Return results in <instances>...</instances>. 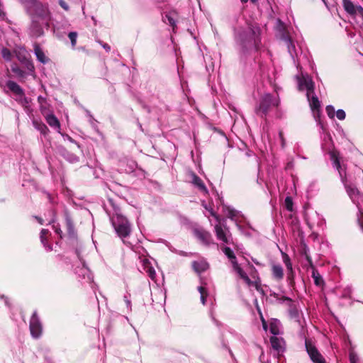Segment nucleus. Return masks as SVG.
Returning <instances> with one entry per match:
<instances>
[{
  "label": "nucleus",
  "instance_id": "f257e3e1",
  "mask_svg": "<svg viewBox=\"0 0 363 363\" xmlns=\"http://www.w3.org/2000/svg\"><path fill=\"white\" fill-rule=\"evenodd\" d=\"M30 18V32L35 37L44 34V28L48 29L52 19L48 5L37 0H19Z\"/></svg>",
  "mask_w": 363,
  "mask_h": 363
},
{
  "label": "nucleus",
  "instance_id": "f03ea898",
  "mask_svg": "<svg viewBox=\"0 0 363 363\" xmlns=\"http://www.w3.org/2000/svg\"><path fill=\"white\" fill-rule=\"evenodd\" d=\"M236 40L244 54L248 53L253 49L258 52L261 47L260 29L250 25L247 30L238 32Z\"/></svg>",
  "mask_w": 363,
  "mask_h": 363
},
{
  "label": "nucleus",
  "instance_id": "7ed1b4c3",
  "mask_svg": "<svg viewBox=\"0 0 363 363\" xmlns=\"http://www.w3.org/2000/svg\"><path fill=\"white\" fill-rule=\"evenodd\" d=\"M280 104L279 96H274L271 94L263 95L259 104L255 107V113L257 116L267 120V116L273 108H278Z\"/></svg>",
  "mask_w": 363,
  "mask_h": 363
},
{
  "label": "nucleus",
  "instance_id": "20e7f679",
  "mask_svg": "<svg viewBox=\"0 0 363 363\" xmlns=\"http://www.w3.org/2000/svg\"><path fill=\"white\" fill-rule=\"evenodd\" d=\"M113 225L120 238L129 236L131 228L128 219L120 214H116L111 219Z\"/></svg>",
  "mask_w": 363,
  "mask_h": 363
},
{
  "label": "nucleus",
  "instance_id": "39448f33",
  "mask_svg": "<svg viewBox=\"0 0 363 363\" xmlns=\"http://www.w3.org/2000/svg\"><path fill=\"white\" fill-rule=\"evenodd\" d=\"M306 350L313 363H327L325 357L309 339L305 340Z\"/></svg>",
  "mask_w": 363,
  "mask_h": 363
},
{
  "label": "nucleus",
  "instance_id": "423d86ee",
  "mask_svg": "<svg viewBox=\"0 0 363 363\" xmlns=\"http://www.w3.org/2000/svg\"><path fill=\"white\" fill-rule=\"evenodd\" d=\"M30 331L33 337L38 338L42 334V325L39 320L37 313L34 312L30 320Z\"/></svg>",
  "mask_w": 363,
  "mask_h": 363
},
{
  "label": "nucleus",
  "instance_id": "0eeeda50",
  "mask_svg": "<svg viewBox=\"0 0 363 363\" xmlns=\"http://www.w3.org/2000/svg\"><path fill=\"white\" fill-rule=\"evenodd\" d=\"M194 233L202 243L209 245L211 242L212 237L209 232L202 228H196L194 229Z\"/></svg>",
  "mask_w": 363,
  "mask_h": 363
},
{
  "label": "nucleus",
  "instance_id": "6e6552de",
  "mask_svg": "<svg viewBox=\"0 0 363 363\" xmlns=\"http://www.w3.org/2000/svg\"><path fill=\"white\" fill-rule=\"evenodd\" d=\"M298 88L299 90H307V96L310 98L311 94L314 93V84L311 80H307L304 78L298 79Z\"/></svg>",
  "mask_w": 363,
  "mask_h": 363
},
{
  "label": "nucleus",
  "instance_id": "1a4fd4ad",
  "mask_svg": "<svg viewBox=\"0 0 363 363\" xmlns=\"http://www.w3.org/2000/svg\"><path fill=\"white\" fill-rule=\"evenodd\" d=\"M272 347L274 350L278 354L284 352V347L283 344L284 341L283 338H279L276 336H272L269 339Z\"/></svg>",
  "mask_w": 363,
  "mask_h": 363
},
{
  "label": "nucleus",
  "instance_id": "9d476101",
  "mask_svg": "<svg viewBox=\"0 0 363 363\" xmlns=\"http://www.w3.org/2000/svg\"><path fill=\"white\" fill-rule=\"evenodd\" d=\"M191 183L195 186H196L199 190L204 194H208V189L204 184V182H203V180L198 176L196 175L194 172H192L191 174Z\"/></svg>",
  "mask_w": 363,
  "mask_h": 363
},
{
  "label": "nucleus",
  "instance_id": "9b49d317",
  "mask_svg": "<svg viewBox=\"0 0 363 363\" xmlns=\"http://www.w3.org/2000/svg\"><path fill=\"white\" fill-rule=\"evenodd\" d=\"M330 157L333 162V167L338 170L340 176H342V169L340 161V152L336 150H333L330 152Z\"/></svg>",
  "mask_w": 363,
  "mask_h": 363
},
{
  "label": "nucleus",
  "instance_id": "f8f14e48",
  "mask_svg": "<svg viewBox=\"0 0 363 363\" xmlns=\"http://www.w3.org/2000/svg\"><path fill=\"white\" fill-rule=\"evenodd\" d=\"M6 86L15 95L19 96H24L23 89L16 82L9 80L6 82Z\"/></svg>",
  "mask_w": 363,
  "mask_h": 363
},
{
  "label": "nucleus",
  "instance_id": "ddd939ff",
  "mask_svg": "<svg viewBox=\"0 0 363 363\" xmlns=\"http://www.w3.org/2000/svg\"><path fill=\"white\" fill-rule=\"evenodd\" d=\"M342 6L345 11L350 16L357 14L358 6L354 5L351 0H342Z\"/></svg>",
  "mask_w": 363,
  "mask_h": 363
},
{
  "label": "nucleus",
  "instance_id": "4468645a",
  "mask_svg": "<svg viewBox=\"0 0 363 363\" xmlns=\"http://www.w3.org/2000/svg\"><path fill=\"white\" fill-rule=\"evenodd\" d=\"M34 52L38 61H40L43 64H46L48 62L49 59L45 56L44 52L40 48L39 44H34Z\"/></svg>",
  "mask_w": 363,
  "mask_h": 363
},
{
  "label": "nucleus",
  "instance_id": "2eb2a0df",
  "mask_svg": "<svg viewBox=\"0 0 363 363\" xmlns=\"http://www.w3.org/2000/svg\"><path fill=\"white\" fill-rule=\"evenodd\" d=\"M191 266H192L193 269L196 273H199V274L206 271L208 268V264L204 261H201V262L194 261L191 263Z\"/></svg>",
  "mask_w": 363,
  "mask_h": 363
},
{
  "label": "nucleus",
  "instance_id": "dca6fc26",
  "mask_svg": "<svg viewBox=\"0 0 363 363\" xmlns=\"http://www.w3.org/2000/svg\"><path fill=\"white\" fill-rule=\"evenodd\" d=\"M272 272L273 277L277 281H280L284 278V269L280 264H273Z\"/></svg>",
  "mask_w": 363,
  "mask_h": 363
},
{
  "label": "nucleus",
  "instance_id": "f3484780",
  "mask_svg": "<svg viewBox=\"0 0 363 363\" xmlns=\"http://www.w3.org/2000/svg\"><path fill=\"white\" fill-rule=\"evenodd\" d=\"M215 232L217 238L225 243H229V240L220 225H216Z\"/></svg>",
  "mask_w": 363,
  "mask_h": 363
},
{
  "label": "nucleus",
  "instance_id": "a211bd4d",
  "mask_svg": "<svg viewBox=\"0 0 363 363\" xmlns=\"http://www.w3.org/2000/svg\"><path fill=\"white\" fill-rule=\"evenodd\" d=\"M312 269V277L314 280V284L318 286H323L325 284L323 279L321 275L319 274L318 269L313 267Z\"/></svg>",
  "mask_w": 363,
  "mask_h": 363
},
{
  "label": "nucleus",
  "instance_id": "6ab92c4d",
  "mask_svg": "<svg viewBox=\"0 0 363 363\" xmlns=\"http://www.w3.org/2000/svg\"><path fill=\"white\" fill-rule=\"evenodd\" d=\"M11 71L16 74V76L19 78V81L23 82H25V79L27 77V73L22 70L19 67L16 65L11 66Z\"/></svg>",
  "mask_w": 363,
  "mask_h": 363
},
{
  "label": "nucleus",
  "instance_id": "aec40b11",
  "mask_svg": "<svg viewBox=\"0 0 363 363\" xmlns=\"http://www.w3.org/2000/svg\"><path fill=\"white\" fill-rule=\"evenodd\" d=\"M47 123L50 126L54 128H60V122L57 117L53 114H47L45 116Z\"/></svg>",
  "mask_w": 363,
  "mask_h": 363
},
{
  "label": "nucleus",
  "instance_id": "412c9836",
  "mask_svg": "<svg viewBox=\"0 0 363 363\" xmlns=\"http://www.w3.org/2000/svg\"><path fill=\"white\" fill-rule=\"evenodd\" d=\"M33 126L44 135H46L49 132V129L48 128L46 125L41 121L33 120Z\"/></svg>",
  "mask_w": 363,
  "mask_h": 363
},
{
  "label": "nucleus",
  "instance_id": "4be33fe9",
  "mask_svg": "<svg viewBox=\"0 0 363 363\" xmlns=\"http://www.w3.org/2000/svg\"><path fill=\"white\" fill-rule=\"evenodd\" d=\"M65 223L68 234L73 237L75 235L74 226L71 217L68 215L65 216Z\"/></svg>",
  "mask_w": 363,
  "mask_h": 363
},
{
  "label": "nucleus",
  "instance_id": "5701e85b",
  "mask_svg": "<svg viewBox=\"0 0 363 363\" xmlns=\"http://www.w3.org/2000/svg\"><path fill=\"white\" fill-rule=\"evenodd\" d=\"M308 100L310 102V107H311V110L313 112H315V111L319 112L320 108V104L318 100V98L316 96L313 95L311 96V99L308 98Z\"/></svg>",
  "mask_w": 363,
  "mask_h": 363
},
{
  "label": "nucleus",
  "instance_id": "b1692460",
  "mask_svg": "<svg viewBox=\"0 0 363 363\" xmlns=\"http://www.w3.org/2000/svg\"><path fill=\"white\" fill-rule=\"evenodd\" d=\"M175 16H176V13L169 12L165 15V17L164 19V21L165 23L167 22L172 27L173 29H174V28L177 26L176 21L174 19Z\"/></svg>",
  "mask_w": 363,
  "mask_h": 363
},
{
  "label": "nucleus",
  "instance_id": "393cba45",
  "mask_svg": "<svg viewBox=\"0 0 363 363\" xmlns=\"http://www.w3.org/2000/svg\"><path fill=\"white\" fill-rule=\"evenodd\" d=\"M277 29L280 32L281 39L287 40L289 39V35L286 32L284 23L280 20H278Z\"/></svg>",
  "mask_w": 363,
  "mask_h": 363
},
{
  "label": "nucleus",
  "instance_id": "a878e982",
  "mask_svg": "<svg viewBox=\"0 0 363 363\" xmlns=\"http://www.w3.org/2000/svg\"><path fill=\"white\" fill-rule=\"evenodd\" d=\"M281 255H282L283 262L286 265L287 271L293 270L292 264H291V259H290L289 256L286 253L283 252H281Z\"/></svg>",
  "mask_w": 363,
  "mask_h": 363
},
{
  "label": "nucleus",
  "instance_id": "bb28decb",
  "mask_svg": "<svg viewBox=\"0 0 363 363\" xmlns=\"http://www.w3.org/2000/svg\"><path fill=\"white\" fill-rule=\"evenodd\" d=\"M198 291L201 294V301L203 305L206 304V298L208 296V292L205 287L201 286L198 287Z\"/></svg>",
  "mask_w": 363,
  "mask_h": 363
},
{
  "label": "nucleus",
  "instance_id": "cd10ccee",
  "mask_svg": "<svg viewBox=\"0 0 363 363\" xmlns=\"http://www.w3.org/2000/svg\"><path fill=\"white\" fill-rule=\"evenodd\" d=\"M295 273L294 269L291 271H288L287 272V281H289V284L291 287L294 289L295 286Z\"/></svg>",
  "mask_w": 363,
  "mask_h": 363
},
{
  "label": "nucleus",
  "instance_id": "c85d7f7f",
  "mask_svg": "<svg viewBox=\"0 0 363 363\" xmlns=\"http://www.w3.org/2000/svg\"><path fill=\"white\" fill-rule=\"evenodd\" d=\"M222 250L229 259H235V255L233 251L229 247H224Z\"/></svg>",
  "mask_w": 363,
  "mask_h": 363
},
{
  "label": "nucleus",
  "instance_id": "c756f323",
  "mask_svg": "<svg viewBox=\"0 0 363 363\" xmlns=\"http://www.w3.org/2000/svg\"><path fill=\"white\" fill-rule=\"evenodd\" d=\"M284 204H285L286 208L289 211H293V200H292L291 196H286V199L284 200Z\"/></svg>",
  "mask_w": 363,
  "mask_h": 363
},
{
  "label": "nucleus",
  "instance_id": "7c9ffc66",
  "mask_svg": "<svg viewBox=\"0 0 363 363\" xmlns=\"http://www.w3.org/2000/svg\"><path fill=\"white\" fill-rule=\"evenodd\" d=\"M78 34L77 32H70L68 34V37L71 41L72 46L74 48L77 45V38Z\"/></svg>",
  "mask_w": 363,
  "mask_h": 363
},
{
  "label": "nucleus",
  "instance_id": "2f4dec72",
  "mask_svg": "<svg viewBox=\"0 0 363 363\" xmlns=\"http://www.w3.org/2000/svg\"><path fill=\"white\" fill-rule=\"evenodd\" d=\"M49 233L50 232L48 229H42L40 231V240L44 245H46L47 237Z\"/></svg>",
  "mask_w": 363,
  "mask_h": 363
},
{
  "label": "nucleus",
  "instance_id": "473e14b6",
  "mask_svg": "<svg viewBox=\"0 0 363 363\" xmlns=\"http://www.w3.org/2000/svg\"><path fill=\"white\" fill-rule=\"evenodd\" d=\"M17 58L22 64H24L28 60H29L28 53L19 52L17 55Z\"/></svg>",
  "mask_w": 363,
  "mask_h": 363
},
{
  "label": "nucleus",
  "instance_id": "72a5a7b5",
  "mask_svg": "<svg viewBox=\"0 0 363 363\" xmlns=\"http://www.w3.org/2000/svg\"><path fill=\"white\" fill-rule=\"evenodd\" d=\"M24 67L28 69V71L30 72H34L35 67L32 61L29 59L24 64H23Z\"/></svg>",
  "mask_w": 363,
  "mask_h": 363
},
{
  "label": "nucleus",
  "instance_id": "f704fd0d",
  "mask_svg": "<svg viewBox=\"0 0 363 363\" xmlns=\"http://www.w3.org/2000/svg\"><path fill=\"white\" fill-rule=\"evenodd\" d=\"M1 55H2V57L7 60H11V51L7 49V48H4L1 51Z\"/></svg>",
  "mask_w": 363,
  "mask_h": 363
},
{
  "label": "nucleus",
  "instance_id": "c9c22d12",
  "mask_svg": "<svg viewBox=\"0 0 363 363\" xmlns=\"http://www.w3.org/2000/svg\"><path fill=\"white\" fill-rule=\"evenodd\" d=\"M325 110H326L328 116L330 118H334L335 109H334V107L333 106H330V105L327 106L326 108H325Z\"/></svg>",
  "mask_w": 363,
  "mask_h": 363
},
{
  "label": "nucleus",
  "instance_id": "e433bc0d",
  "mask_svg": "<svg viewBox=\"0 0 363 363\" xmlns=\"http://www.w3.org/2000/svg\"><path fill=\"white\" fill-rule=\"evenodd\" d=\"M40 109L43 115L45 116L48 114V104L46 102L45 104H43L40 106Z\"/></svg>",
  "mask_w": 363,
  "mask_h": 363
},
{
  "label": "nucleus",
  "instance_id": "4c0bfd02",
  "mask_svg": "<svg viewBox=\"0 0 363 363\" xmlns=\"http://www.w3.org/2000/svg\"><path fill=\"white\" fill-rule=\"evenodd\" d=\"M337 118L339 120H344L345 118L346 114L345 112L342 109H338L336 112Z\"/></svg>",
  "mask_w": 363,
  "mask_h": 363
},
{
  "label": "nucleus",
  "instance_id": "58836bf2",
  "mask_svg": "<svg viewBox=\"0 0 363 363\" xmlns=\"http://www.w3.org/2000/svg\"><path fill=\"white\" fill-rule=\"evenodd\" d=\"M270 332H271V333H272L274 335L279 334V328L276 325V324H274V323L270 324Z\"/></svg>",
  "mask_w": 363,
  "mask_h": 363
},
{
  "label": "nucleus",
  "instance_id": "ea45409f",
  "mask_svg": "<svg viewBox=\"0 0 363 363\" xmlns=\"http://www.w3.org/2000/svg\"><path fill=\"white\" fill-rule=\"evenodd\" d=\"M252 286H254L257 291L264 294V290L261 287L259 281H253V284Z\"/></svg>",
  "mask_w": 363,
  "mask_h": 363
},
{
  "label": "nucleus",
  "instance_id": "a19ab883",
  "mask_svg": "<svg viewBox=\"0 0 363 363\" xmlns=\"http://www.w3.org/2000/svg\"><path fill=\"white\" fill-rule=\"evenodd\" d=\"M349 357H350V363H357V362L358 357L354 352H350Z\"/></svg>",
  "mask_w": 363,
  "mask_h": 363
},
{
  "label": "nucleus",
  "instance_id": "79ce46f5",
  "mask_svg": "<svg viewBox=\"0 0 363 363\" xmlns=\"http://www.w3.org/2000/svg\"><path fill=\"white\" fill-rule=\"evenodd\" d=\"M59 4L65 11H68L69 10L68 4L64 0H59Z\"/></svg>",
  "mask_w": 363,
  "mask_h": 363
},
{
  "label": "nucleus",
  "instance_id": "37998d69",
  "mask_svg": "<svg viewBox=\"0 0 363 363\" xmlns=\"http://www.w3.org/2000/svg\"><path fill=\"white\" fill-rule=\"evenodd\" d=\"M245 281V283L248 285V286H251L253 284V281H251V279L249 278V277L247 275V274L245 275V276H242V278Z\"/></svg>",
  "mask_w": 363,
  "mask_h": 363
},
{
  "label": "nucleus",
  "instance_id": "c03bdc74",
  "mask_svg": "<svg viewBox=\"0 0 363 363\" xmlns=\"http://www.w3.org/2000/svg\"><path fill=\"white\" fill-rule=\"evenodd\" d=\"M235 271L239 274L241 279L242 278V276H245L246 274V273L240 267H237V269H235Z\"/></svg>",
  "mask_w": 363,
  "mask_h": 363
},
{
  "label": "nucleus",
  "instance_id": "a18cd8bd",
  "mask_svg": "<svg viewBox=\"0 0 363 363\" xmlns=\"http://www.w3.org/2000/svg\"><path fill=\"white\" fill-rule=\"evenodd\" d=\"M259 314H260V319H261V321H262V327H263L264 330H267V322L264 320L262 313L260 311H259Z\"/></svg>",
  "mask_w": 363,
  "mask_h": 363
},
{
  "label": "nucleus",
  "instance_id": "49530a36",
  "mask_svg": "<svg viewBox=\"0 0 363 363\" xmlns=\"http://www.w3.org/2000/svg\"><path fill=\"white\" fill-rule=\"evenodd\" d=\"M53 229H54L55 232L57 234H58V235L60 236V238H62V230L60 229V228L59 225H53Z\"/></svg>",
  "mask_w": 363,
  "mask_h": 363
},
{
  "label": "nucleus",
  "instance_id": "de8ad7c7",
  "mask_svg": "<svg viewBox=\"0 0 363 363\" xmlns=\"http://www.w3.org/2000/svg\"><path fill=\"white\" fill-rule=\"evenodd\" d=\"M230 260L231 261V263L233 264V267L234 269H237V267H240V265L238 263L236 257H235V259H230Z\"/></svg>",
  "mask_w": 363,
  "mask_h": 363
},
{
  "label": "nucleus",
  "instance_id": "09e8293b",
  "mask_svg": "<svg viewBox=\"0 0 363 363\" xmlns=\"http://www.w3.org/2000/svg\"><path fill=\"white\" fill-rule=\"evenodd\" d=\"M38 103H39V104L40 106V105H42L43 104H45L47 102V100H46L45 98L43 97L42 96H39L38 97Z\"/></svg>",
  "mask_w": 363,
  "mask_h": 363
},
{
  "label": "nucleus",
  "instance_id": "8fccbe9b",
  "mask_svg": "<svg viewBox=\"0 0 363 363\" xmlns=\"http://www.w3.org/2000/svg\"><path fill=\"white\" fill-rule=\"evenodd\" d=\"M148 274H149V276L151 279H154L155 276V270L151 267L148 269Z\"/></svg>",
  "mask_w": 363,
  "mask_h": 363
},
{
  "label": "nucleus",
  "instance_id": "3c124183",
  "mask_svg": "<svg viewBox=\"0 0 363 363\" xmlns=\"http://www.w3.org/2000/svg\"><path fill=\"white\" fill-rule=\"evenodd\" d=\"M357 14H359L363 18V7L361 6H358V8L357 9Z\"/></svg>",
  "mask_w": 363,
  "mask_h": 363
},
{
  "label": "nucleus",
  "instance_id": "603ef678",
  "mask_svg": "<svg viewBox=\"0 0 363 363\" xmlns=\"http://www.w3.org/2000/svg\"><path fill=\"white\" fill-rule=\"evenodd\" d=\"M306 259H307V261L308 262V263H309V265H310L311 268L312 269V268H313V267H314V265H313V264L312 259L311 258V257H310V256L306 255Z\"/></svg>",
  "mask_w": 363,
  "mask_h": 363
},
{
  "label": "nucleus",
  "instance_id": "864d4df0",
  "mask_svg": "<svg viewBox=\"0 0 363 363\" xmlns=\"http://www.w3.org/2000/svg\"><path fill=\"white\" fill-rule=\"evenodd\" d=\"M103 48L107 51L109 52L111 50V47L107 43L101 44Z\"/></svg>",
  "mask_w": 363,
  "mask_h": 363
},
{
  "label": "nucleus",
  "instance_id": "5fc2aeb1",
  "mask_svg": "<svg viewBox=\"0 0 363 363\" xmlns=\"http://www.w3.org/2000/svg\"><path fill=\"white\" fill-rule=\"evenodd\" d=\"M35 218L38 221V223L40 224H41V225L43 224L44 220L43 218H41L40 217H38V216H35Z\"/></svg>",
  "mask_w": 363,
  "mask_h": 363
},
{
  "label": "nucleus",
  "instance_id": "6e6d98bb",
  "mask_svg": "<svg viewBox=\"0 0 363 363\" xmlns=\"http://www.w3.org/2000/svg\"><path fill=\"white\" fill-rule=\"evenodd\" d=\"M279 138H280V139H281V140L282 143L284 144V134H283V133L281 131V132H279Z\"/></svg>",
  "mask_w": 363,
  "mask_h": 363
},
{
  "label": "nucleus",
  "instance_id": "4d7b16f0",
  "mask_svg": "<svg viewBox=\"0 0 363 363\" xmlns=\"http://www.w3.org/2000/svg\"><path fill=\"white\" fill-rule=\"evenodd\" d=\"M359 222L362 229L363 230V213L362 218L359 220Z\"/></svg>",
  "mask_w": 363,
  "mask_h": 363
},
{
  "label": "nucleus",
  "instance_id": "13d9d810",
  "mask_svg": "<svg viewBox=\"0 0 363 363\" xmlns=\"http://www.w3.org/2000/svg\"><path fill=\"white\" fill-rule=\"evenodd\" d=\"M23 102L25 104H28V99L25 96V95L23 96Z\"/></svg>",
  "mask_w": 363,
  "mask_h": 363
},
{
  "label": "nucleus",
  "instance_id": "bf43d9fd",
  "mask_svg": "<svg viewBox=\"0 0 363 363\" xmlns=\"http://www.w3.org/2000/svg\"><path fill=\"white\" fill-rule=\"evenodd\" d=\"M283 299L284 300H287V301H291V299L289 297H286V296H283Z\"/></svg>",
  "mask_w": 363,
  "mask_h": 363
},
{
  "label": "nucleus",
  "instance_id": "052dcab7",
  "mask_svg": "<svg viewBox=\"0 0 363 363\" xmlns=\"http://www.w3.org/2000/svg\"><path fill=\"white\" fill-rule=\"evenodd\" d=\"M250 1L253 4H255L257 3V0H250Z\"/></svg>",
  "mask_w": 363,
  "mask_h": 363
},
{
  "label": "nucleus",
  "instance_id": "680f3d73",
  "mask_svg": "<svg viewBox=\"0 0 363 363\" xmlns=\"http://www.w3.org/2000/svg\"><path fill=\"white\" fill-rule=\"evenodd\" d=\"M242 3H247L248 0H240Z\"/></svg>",
  "mask_w": 363,
  "mask_h": 363
},
{
  "label": "nucleus",
  "instance_id": "e2e57ef3",
  "mask_svg": "<svg viewBox=\"0 0 363 363\" xmlns=\"http://www.w3.org/2000/svg\"><path fill=\"white\" fill-rule=\"evenodd\" d=\"M253 261L255 262V263L256 264H259V263H258V262H255V260H253Z\"/></svg>",
  "mask_w": 363,
  "mask_h": 363
},
{
  "label": "nucleus",
  "instance_id": "0e129e2a",
  "mask_svg": "<svg viewBox=\"0 0 363 363\" xmlns=\"http://www.w3.org/2000/svg\"><path fill=\"white\" fill-rule=\"evenodd\" d=\"M211 215L216 216V215L213 213H211Z\"/></svg>",
  "mask_w": 363,
  "mask_h": 363
},
{
  "label": "nucleus",
  "instance_id": "69168bd1",
  "mask_svg": "<svg viewBox=\"0 0 363 363\" xmlns=\"http://www.w3.org/2000/svg\"><path fill=\"white\" fill-rule=\"evenodd\" d=\"M323 2H325V0H322Z\"/></svg>",
  "mask_w": 363,
  "mask_h": 363
}]
</instances>
